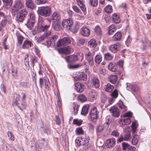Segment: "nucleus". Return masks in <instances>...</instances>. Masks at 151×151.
I'll list each match as a JSON object with an SVG mask.
<instances>
[{"instance_id": "obj_20", "label": "nucleus", "mask_w": 151, "mask_h": 151, "mask_svg": "<svg viewBox=\"0 0 151 151\" xmlns=\"http://www.w3.org/2000/svg\"><path fill=\"white\" fill-rule=\"evenodd\" d=\"M81 34L84 36H88L90 34V31L89 28L83 27L81 29Z\"/></svg>"}, {"instance_id": "obj_38", "label": "nucleus", "mask_w": 151, "mask_h": 151, "mask_svg": "<svg viewBox=\"0 0 151 151\" xmlns=\"http://www.w3.org/2000/svg\"><path fill=\"white\" fill-rule=\"evenodd\" d=\"M52 27L54 30L56 31H58L61 29L60 24L58 22H57L53 24Z\"/></svg>"}, {"instance_id": "obj_3", "label": "nucleus", "mask_w": 151, "mask_h": 151, "mask_svg": "<svg viewBox=\"0 0 151 151\" xmlns=\"http://www.w3.org/2000/svg\"><path fill=\"white\" fill-rule=\"evenodd\" d=\"M51 12V8L48 6L42 7L38 10V14L45 17L49 16Z\"/></svg>"}, {"instance_id": "obj_48", "label": "nucleus", "mask_w": 151, "mask_h": 151, "mask_svg": "<svg viewBox=\"0 0 151 151\" xmlns=\"http://www.w3.org/2000/svg\"><path fill=\"white\" fill-rule=\"evenodd\" d=\"M118 94V91L116 89H115L111 94L112 98L114 99H115L117 97Z\"/></svg>"}, {"instance_id": "obj_21", "label": "nucleus", "mask_w": 151, "mask_h": 151, "mask_svg": "<svg viewBox=\"0 0 151 151\" xmlns=\"http://www.w3.org/2000/svg\"><path fill=\"white\" fill-rule=\"evenodd\" d=\"M90 108V105L88 104H86L83 106L81 112L82 115L85 116L87 114L88 111Z\"/></svg>"}, {"instance_id": "obj_51", "label": "nucleus", "mask_w": 151, "mask_h": 151, "mask_svg": "<svg viewBox=\"0 0 151 151\" xmlns=\"http://www.w3.org/2000/svg\"><path fill=\"white\" fill-rule=\"evenodd\" d=\"M76 133L78 135L82 134L84 133V131L81 127L77 128L76 130Z\"/></svg>"}, {"instance_id": "obj_23", "label": "nucleus", "mask_w": 151, "mask_h": 151, "mask_svg": "<svg viewBox=\"0 0 151 151\" xmlns=\"http://www.w3.org/2000/svg\"><path fill=\"white\" fill-rule=\"evenodd\" d=\"M108 68L112 72H115L117 70V65L115 63H111L108 65Z\"/></svg>"}, {"instance_id": "obj_11", "label": "nucleus", "mask_w": 151, "mask_h": 151, "mask_svg": "<svg viewBox=\"0 0 151 151\" xmlns=\"http://www.w3.org/2000/svg\"><path fill=\"white\" fill-rule=\"evenodd\" d=\"M109 111L111 114V116H112L116 117H118L120 115L119 109L115 106H113L111 107L109 109Z\"/></svg>"}, {"instance_id": "obj_25", "label": "nucleus", "mask_w": 151, "mask_h": 151, "mask_svg": "<svg viewBox=\"0 0 151 151\" xmlns=\"http://www.w3.org/2000/svg\"><path fill=\"white\" fill-rule=\"evenodd\" d=\"M11 18V17L10 16H8L7 17H6L5 19H2L0 23V31H1L3 27H4L6 25V23L7 21L8 22V19H10Z\"/></svg>"}, {"instance_id": "obj_34", "label": "nucleus", "mask_w": 151, "mask_h": 151, "mask_svg": "<svg viewBox=\"0 0 151 151\" xmlns=\"http://www.w3.org/2000/svg\"><path fill=\"white\" fill-rule=\"evenodd\" d=\"M97 43L96 41L93 39H91L88 42V46L90 47H96Z\"/></svg>"}, {"instance_id": "obj_59", "label": "nucleus", "mask_w": 151, "mask_h": 151, "mask_svg": "<svg viewBox=\"0 0 151 151\" xmlns=\"http://www.w3.org/2000/svg\"><path fill=\"white\" fill-rule=\"evenodd\" d=\"M111 134L116 137H118L119 135V133L117 130H114L111 133Z\"/></svg>"}, {"instance_id": "obj_39", "label": "nucleus", "mask_w": 151, "mask_h": 151, "mask_svg": "<svg viewBox=\"0 0 151 151\" xmlns=\"http://www.w3.org/2000/svg\"><path fill=\"white\" fill-rule=\"evenodd\" d=\"M78 78L79 79L84 81L87 80V76L84 73L82 72L78 76Z\"/></svg>"}, {"instance_id": "obj_16", "label": "nucleus", "mask_w": 151, "mask_h": 151, "mask_svg": "<svg viewBox=\"0 0 151 151\" xmlns=\"http://www.w3.org/2000/svg\"><path fill=\"white\" fill-rule=\"evenodd\" d=\"M61 15L58 12H54L52 14L51 19L53 22L59 21L61 18Z\"/></svg>"}, {"instance_id": "obj_32", "label": "nucleus", "mask_w": 151, "mask_h": 151, "mask_svg": "<svg viewBox=\"0 0 151 151\" xmlns=\"http://www.w3.org/2000/svg\"><path fill=\"white\" fill-rule=\"evenodd\" d=\"M117 76L116 75H111L110 76L109 78V81L111 83H115L116 82L117 80Z\"/></svg>"}, {"instance_id": "obj_57", "label": "nucleus", "mask_w": 151, "mask_h": 151, "mask_svg": "<svg viewBox=\"0 0 151 151\" xmlns=\"http://www.w3.org/2000/svg\"><path fill=\"white\" fill-rule=\"evenodd\" d=\"M3 2L4 3H5L7 5L9 6H11L12 3V0H2Z\"/></svg>"}, {"instance_id": "obj_42", "label": "nucleus", "mask_w": 151, "mask_h": 151, "mask_svg": "<svg viewBox=\"0 0 151 151\" xmlns=\"http://www.w3.org/2000/svg\"><path fill=\"white\" fill-rule=\"evenodd\" d=\"M85 41V40L83 38H79L77 41V45L78 46H80L84 45Z\"/></svg>"}, {"instance_id": "obj_49", "label": "nucleus", "mask_w": 151, "mask_h": 151, "mask_svg": "<svg viewBox=\"0 0 151 151\" xmlns=\"http://www.w3.org/2000/svg\"><path fill=\"white\" fill-rule=\"evenodd\" d=\"M82 122V121L81 119L79 120L77 119H75L73 120V124L80 126Z\"/></svg>"}, {"instance_id": "obj_45", "label": "nucleus", "mask_w": 151, "mask_h": 151, "mask_svg": "<svg viewBox=\"0 0 151 151\" xmlns=\"http://www.w3.org/2000/svg\"><path fill=\"white\" fill-rule=\"evenodd\" d=\"M89 3L91 6L96 7L98 4V0H90Z\"/></svg>"}, {"instance_id": "obj_2", "label": "nucleus", "mask_w": 151, "mask_h": 151, "mask_svg": "<svg viewBox=\"0 0 151 151\" xmlns=\"http://www.w3.org/2000/svg\"><path fill=\"white\" fill-rule=\"evenodd\" d=\"M36 17L35 14L32 12L29 13L27 23V27L30 30L32 29L35 22Z\"/></svg>"}, {"instance_id": "obj_55", "label": "nucleus", "mask_w": 151, "mask_h": 151, "mask_svg": "<svg viewBox=\"0 0 151 151\" xmlns=\"http://www.w3.org/2000/svg\"><path fill=\"white\" fill-rule=\"evenodd\" d=\"M7 135L9 139L12 141L14 140V137L12 132L10 131H8L7 132Z\"/></svg>"}, {"instance_id": "obj_43", "label": "nucleus", "mask_w": 151, "mask_h": 151, "mask_svg": "<svg viewBox=\"0 0 151 151\" xmlns=\"http://www.w3.org/2000/svg\"><path fill=\"white\" fill-rule=\"evenodd\" d=\"M44 81L45 84V87L47 90H49V85H50L49 82L47 78H44Z\"/></svg>"}, {"instance_id": "obj_6", "label": "nucleus", "mask_w": 151, "mask_h": 151, "mask_svg": "<svg viewBox=\"0 0 151 151\" xmlns=\"http://www.w3.org/2000/svg\"><path fill=\"white\" fill-rule=\"evenodd\" d=\"M99 113L96 107H93L91 109L89 113L91 121L93 122H96L98 119Z\"/></svg>"}, {"instance_id": "obj_9", "label": "nucleus", "mask_w": 151, "mask_h": 151, "mask_svg": "<svg viewBox=\"0 0 151 151\" xmlns=\"http://www.w3.org/2000/svg\"><path fill=\"white\" fill-rule=\"evenodd\" d=\"M73 24V21L72 19L71 18L64 20L62 22V26L67 30H70L71 29Z\"/></svg>"}, {"instance_id": "obj_41", "label": "nucleus", "mask_w": 151, "mask_h": 151, "mask_svg": "<svg viewBox=\"0 0 151 151\" xmlns=\"http://www.w3.org/2000/svg\"><path fill=\"white\" fill-rule=\"evenodd\" d=\"M102 59V56L101 55H97L95 58V62L99 64L101 61Z\"/></svg>"}, {"instance_id": "obj_62", "label": "nucleus", "mask_w": 151, "mask_h": 151, "mask_svg": "<svg viewBox=\"0 0 151 151\" xmlns=\"http://www.w3.org/2000/svg\"><path fill=\"white\" fill-rule=\"evenodd\" d=\"M12 72L13 73L12 75L13 77L15 79L17 78V71L13 69L12 70Z\"/></svg>"}, {"instance_id": "obj_29", "label": "nucleus", "mask_w": 151, "mask_h": 151, "mask_svg": "<svg viewBox=\"0 0 151 151\" xmlns=\"http://www.w3.org/2000/svg\"><path fill=\"white\" fill-rule=\"evenodd\" d=\"M104 89L105 91L108 92H111L114 89V87L110 83H108L104 86Z\"/></svg>"}, {"instance_id": "obj_30", "label": "nucleus", "mask_w": 151, "mask_h": 151, "mask_svg": "<svg viewBox=\"0 0 151 151\" xmlns=\"http://www.w3.org/2000/svg\"><path fill=\"white\" fill-rule=\"evenodd\" d=\"M112 18L113 22L116 24L119 23L120 21V18L116 14H114L112 16Z\"/></svg>"}, {"instance_id": "obj_27", "label": "nucleus", "mask_w": 151, "mask_h": 151, "mask_svg": "<svg viewBox=\"0 0 151 151\" xmlns=\"http://www.w3.org/2000/svg\"><path fill=\"white\" fill-rule=\"evenodd\" d=\"M121 33L119 32H117L112 37L114 41L120 40L122 37Z\"/></svg>"}, {"instance_id": "obj_64", "label": "nucleus", "mask_w": 151, "mask_h": 151, "mask_svg": "<svg viewBox=\"0 0 151 151\" xmlns=\"http://www.w3.org/2000/svg\"><path fill=\"white\" fill-rule=\"evenodd\" d=\"M73 8L74 11L77 13H79L80 11L79 8L76 6H73Z\"/></svg>"}, {"instance_id": "obj_50", "label": "nucleus", "mask_w": 151, "mask_h": 151, "mask_svg": "<svg viewBox=\"0 0 151 151\" xmlns=\"http://www.w3.org/2000/svg\"><path fill=\"white\" fill-rule=\"evenodd\" d=\"M105 130L103 125L100 124L97 127V130H96L97 133H99L102 132L103 130Z\"/></svg>"}, {"instance_id": "obj_47", "label": "nucleus", "mask_w": 151, "mask_h": 151, "mask_svg": "<svg viewBox=\"0 0 151 151\" xmlns=\"http://www.w3.org/2000/svg\"><path fill=\"white\" fill-rule=\"evenodd\" d=\"M112 6L109 5L107 6L105 8V11L106 12L110 13L112 11Z\"/></svg>"}, {"instance_id": "obj_10", "label": "nucleus", "mask_w": 151, "mask_h": 151, "mask_svg": "<svg viewBox=\"0 0 151 151\" xmlns=\"http://www.w3.org/2000/svg\"><path fill=\"white\" fill-rule=\"evenodd\" d=\"M127 88L129 91L133 93H137L139 90V87L136 84L127 83Z\"/></svg>"}, {"instance_id": "obj_44", "label": "nucleus", "mask_w": 151, "mask_h": 151, "mask_svg": "<svg viewBox=\"0 0 151 151\" xmlns=\"http://www.w3.org/2000/svg\"><path fill=\"white\" fill-rule=\"evenodd\" d=\"M89 96L93 98H96L97 96V93L94 90H92L89 92Z\"/></svg>"}, {"instance_id": "obj_37", "label": "nucleus", "mask_w": 151, "mask_h": 151, "mask_svg": "<svg viewBox=\"0 0 151 151\" xmlns=\"http://www.w3.org/2000/svg\"><path fill=\"white\" fill-rule=\"evenodd\" d=\"M139 138V136L137 135L134 136L132 141V143L133 145H136L137 143Z\"/></svg>"}, {"instance_id": "obj_28", "label": "nucleus", "mask_w": 151, "mask_h": 151, "mask_svg": "<svg viewBox=\"0 0 151 151\" xmlns=\"http://www.w3.org/2000/svg\"><path fill=\"white\" fill-rule=\"evenodd\" d=\"M117 28L113 25L110 26L108 28V33L109 35H113L116 30Z\"/></svg>"}, {"instance_id": "obj_52", "label": "nucleus", "mask_w": 151, "mask_h": 151, "mask_svg": "<svg viewBox=\"0 0 151 151\" xmlns=\"http://www.w3.org/2000/svg\"><path fill=\"white\" fill-rule=\"evenodd\" d=\"M122 146L123 148V149L124 150H126L127 149H128L130 147V145L128 143H127L126 142H123L122 143Z\"/></svg>"}, {"instance_id": "obj_13", "label": "nucleus", "mask_w": 151, "mask_h": 151, "mask_svg": "<svg viewBox=\"0 0 151 151\" xmlns=\"http://www.w3.org/2000/svg\"><path fill=\"white\" fill-rule=\"evenodd\" d=\"M121 47V44L117 43L116 44L111 45L109 47V49L111 52L115 53L119 51V49Z\"/></svg>"}, {"instance_id": "obj_63", "label": "nucleus", "mask_w": 151, "mask_h": 151, "mask_svg": "<svg viewBox=\"0 0 151 151\" xmlns=\"http://www.w3.org/2000/svg\"><path fill=\"white\" fill-rule=\"evenodd\" d=\"M20 84L21 86H22L23 87H28V84H27V82H25V81L21 82L20 83Z\"/></svg>"}, {"instance_id": "obj_35", "label": "nucleus", "mask_w": 151, "mask_h": 151, "mask_svg": "<svg viewBox=\"0 0 151 151\" xmlns=\"http://www.w3.org/2000/svg\"><path fill=\"white\" fill-rule=\"evenodd\" d=\"M18 44L19 45H21L24 39V37L20 34H18L17 35Z\"/></svg>"}, {"instance_id": "obj_33", "label": "nucleus", "mask_w": 151, "mask_h": 151, "mask_svg": "<svg viewBox=\"0 0 151 151\" xmlns=\"http://www.w3.org/2000/svg\"><path fill=\"white\" fill-rule=\"evenodd\" d=\"M31 42L29 41L26 40L23 45V48L24 49L28 48L31 46Z\"/></svg>"}, {"instance_id": "obj_31", "label": "nucleus", "mask_w": 151, "mask_h": 151, "mask_svg": "<svg viewBox=\"0 0 151 151\" xmlns=\"http://www.w3.org/2000/svg\"><path fill=\"white\" fill-rule=\"evenodd\" d=\"M94 55V54L93 52L88 51L86 52L85 54L86 58V60H88L89 59L93 58Z\"/></svg>"}, {"instance_id": "obj_14", "label": "nucleus", "mask_w": 151, "mask_h": 151, "mask_svg": "<svg viewBox=\"0 0 151 151\" xmlns=\"http://www.w3.org/2000/svg\"><path fill=\"white\" fill-rule=\"evenodd\" d=\"M58 38L57 35H54L50 38L49 41H47L46 42L47 45V47L50 46H53L55 45V42L56 41Z\"/></svg>"}, {"instance_id": "obj_60", "label": "nucleus", "mask_w": 151, "mask_h": 151, "mask_svg": "<svg viewBox=\"0 0 151 151\" xmlns=\"http://www.w3.org/2000/svg\"><path fill=\"white\" fill-rule=\"evenodd\" d=\"M79 105L76 104H75L73 107L74 112L75 113H77L78 110Z\"/></svg>"}, {"instance_id": "obj_19", "label": "nucleus", "mask_w": 151, "mask_h": 151, "mask_svg": "<svg viewBox=\"0 0 151 151\" xmlns=\"http://www.w3.org/2000/svg\"><path fill=\"white\" fill-rule=\"evenodd\" d=\"M116 143V140L114 138L108 139L106 141V146L108 148L114 146Z\"/></svg>"}, {"instance_id": "obj_4", "label": "nucleus", "mask_w": 151, "mask_h": 151, "mask_svg": "<svg viewBox=\"0 0 151 151\" xmlns=\"http://www.w3.org/2000/svg\"><path fill=\"white\" fill-rule=\"evenodd\" d=\"M90 139L88 136H85L83 137L77 138L75 140V142L78 146L81 145L87 146L88 143Z\"/></svg>"}, {"instance_id": "obj_18", "label": "nucleus", "mask_w": 151, "mask_h": 151, "mask_svg": "<svg viewBox=\"0 0 151 151\" xmlns=\"http://www.w3.org/2000/svg\"><path fill=\"white\" fill-rule=\"evenodd\" d=\"M26 5L27 7L31 9H35L36 6L33 0H26Z\"/></svg>"}, {"instance_id": "obj_46", "label": "nucleus", "mask_w": 151, "mask_h": 151, "mask_svg": "<svg viewBox=\"0 0 151 151\" xmlns=\"http://www.w3.org/2000/svg\"><path fill=\"white\" fill-rule=\"evenodd\" d=\"M105 59L107 60H111L112 59L113 57L109 53H106L105 54Z\"/></svg>"}, {"instance_id": "obj_61", "label": "nucleus", "mask_w": 151, "mask_h": 151, "mask_svg": "<svg viewBox=\"0 0 151 151\" xmlns=\"http://www.w3.org/2000/svg\"><path fill=\"white\" fill-rule=\"evenodd\" d=\"M106 74V71L105 69H100L99 72V74H102L104 75Z\"/></svg>"}, {"instance_id": "obj_36", "label": "nucleus", "mask_w": 151, "mask_h": 151, "mask_svg": "<svg viewBox=\"0 0 151 151\" xmlns=\"http://www.w3.org/2000/svg\"><path fill=\"white\" fill-rule=\"evenodd\" d=\"M121 122L122 125H129L131 123V121L130 118H124L123 121H122Z\"/></svg>"}, {"instance_id": "obj_58", "label": "nucleus", "mask_w": 151, "mask_h": 151, "mask_svg": "<svg viewBox=\"0 0 151 151\" xmlns=\"http://www.w3.org/2000/svg\"><path fill=\"white\" fill-rule=\"evenodd\" d=\"M132 113L129 112L124 114L123 116L124 118H130L132 117Z\"/></svg>"}, {"instance_id": "obj_15", "label": "nucleus", "mask_w": 151, "mask_h": 151, "mask_svg": "<svg viewBox=\"0 0 151 151\" xmlns=\"http://www.w3.org/2000/svg\"><path fill=\"white\" fill-rule=\"evenodd\" d=\"M75 89L77 92H82L84 89V84L79 82L75 84Z\"/></svg>"}, {"instance_id": "obj_56", "label": "nucleus", "mask_w": 151, "mask_h": 151, "mask_svg": "<svg viewBox=\"0 0 151 151\" xmlns=\"http://www.w3.org/2000/svg\"><path fill=\"white\" fill-rule=\"evenodd\" d=\"M95 31L98 35H101V34L100 28L99 26H97L96 27Z\"/></svg>"}, {"instance_id": "obj_22", "label": "nucleus", "mask_w": 151, "mask_h": 151, "mask_svg": "<svg viewBox=\"0 0 151 151\" xmlns=\"http://www.w3.org/2000/svg\"><path fill=\"white\" fill-rule=\"evenodd\" d=\"M92 83L96 88H98L100 86V82L98 78L93 77L92 79Z\"/></svg>"}, {"instance_id": "obj_8", "label": "nucleus", "mask_w": 151, "mask_h": 151, "mask_svg": "<svg viewBox=\"0 0 151 151\" xmlns=\"http://www.w3.org/2000/svg\"><path fill=\"white\" fill-rule=\"evenodd\" d=\"M71 43V40L68 37H64L57 42V46L59 47L65 46Z\"/></svg>"}, {"instance_id": "obj_17", "label": "nucleus", "mask_w": 151, "mask_h": 151, "mask_svg": "<svg viewBox=\"0 0 151 151\" xmlns=\"http://www.w3.org/2000/svg\"><path fill=\"white\" fill-rule=\"evenodd\" d=\"M129 130L130 128L128 126H126L124 129L125 134L124 137V140H128L131 138V132Z\"/></svg>"}, {"instance_id": "obj_54", "label": "nucleus", "mask_w": 151, "mask_h": 151, "mask_svg": "<svg viewBox=\"0 0 151 151\" xmlns=\"http://www.w3.org/2000/svg\"><path fill=\"white\" fill-rule=\"evenodd\" d=\"M88 61L89 65L90 66H92L94 65V63L93 61V58L89 59L88 60H86Z\"/></svg>"}, {"instance_id": "obj_12", "label": "nucleus", "mask_w": 151, "mask_h": 151, "mask_svg": "<svg viewBox=\"0 0 151 151\" xmlns=\"http://www.w3.org/2000/svg\"><path fill=\"white\" fill-rule=\"evenodd\" d=\"M151 47V42L147 39H145L143 41L142 45L141 47L142 50H146Z\"/></svg>"}, {"instance_id": "obj_40", "label": "nucleus", "mask_w": 151, "mask_h": 151, "mask_svg": "<svg viewBox=\"0 0 151 151\" xmlns=\"http://www.w3.org/2000/svg\"><path fill=\"white\" fill-rule=\"evenodd\" d=\"M78 98L79 101L82 102L86 101L87 100L86 97L84 95L82 94L79 95Z\"/></svg>"}, {"instance_id": "obj_1", "label": "nucleus", "mask_w": 151, "mask_h": 151, "mask_svg": "<svg viewBox=\"0 0 151 151\" xmlns=\"http://www.w3.org/2000/svg\"><path fill=\"white\" fill-rule=\"evenodd\" d=\"M50 20L45 19L39 21L35 30L38 33H44L40 36L35 37V39L37 42H42L51 35L52 32L50 27Z\"/></svg>"}, {"instance_id": "obj_26", "label": "nucleus", "mask_w": 151, "mask_h": 151, "mask_svg": "<svg viewBox=\"0 0 151 151\" xmlns=\"http://www.w3.org/2000/svg\"><path fill=\"white\" fill-rule=\"evenodd\" d=\"M118 106L122 111H124L127 110V107L124 104L123 102L121 100H120L117 103Z\"/></svg>"}, {"instance_id": "obj_5", "label": "nucleus", "mask_w": 151, "mask_h": 151, "mask_svg": "<svg viewBox=\"0 0 151 151\" xmlns=\"http://www.w3.org/2000/svg\"><path fill=\"white\" fill-rule=\"evenodd\" d=\"M27 15V11L26 10L23 9L17 13L16 20L18 22H22Z\"/></svg>"}, {"instance_id": "obj_7", "label": "nucleus", "mask_w": 151, "mask_h": 151, "mask_svg": "<svg viewBox=\"0 0 151 151\" xmlns=\"http://www.w3.org/2000/svg\"><path fill=\"white\" fill-rule=\"evenodd\" d=\"M23 4L21 0H16L14 3L12 10L13 12H17L23 7Z\"/></svg>"}, {"instance_id": "obj_24", "label": "nucleus", "mask_w": 151, "mask_h": 151, "mask_svg": "<svg viewBox=\"0 0 151 151\" xmlns=\"http://www.w3.org/2000/svg\"><path fill=\"white\" fill-rule=\"evenodd\" d=\"M77 60V56L75 55L68 56L66 58L67 61L69 63L75 62Z\"/></svg>"}, {"instance_id": "obj_53", "label": "nucleus", "mask_w": 151, "mask_h": 151, "mask_svg": "<svg viewBox=\"0 0 151 151\" xmlns=\"http://www.w3.org/2000/svg\"><path fill=\"white\" fill-rule=\"evenodd\" d=\"M132 129L133 131V133H135L137 129V126L135 123H132Z\"/></svg>"}]
</instances>
